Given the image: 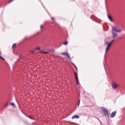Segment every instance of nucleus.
Here are the masks:
<instances>
[{"mask_svg": "<svg viewBox=\"0 0 125 125\" xmlns=\"http://www.w3.org/2000/svg\"><path fill=\"white\" fill-rule=\"evenodd\" d=\"M42 27H43L42 25L41 24V25H40V28H41V29H42Z\"/></svg>", "mask_w": 125, "mask_h": 125, "instance_id": "bb28decb", "label": "nucleus"}, {"mask_svg": "<svg viewBox=\"0 0 125 125\" xmlns=\"http://www.w3.org/2000/svg\"><path fill=\"white\" fill-rule=\"evenodd\" d=\"M63 44H64V45H67V44H68V42L65 41L64 42H63Z\"/></svg>", "mask_w": 125, "mask_h": 125, "instance_id": "f8f14e48", "label": "nucleus"}, {"mask_svg": "<svg viewBox=\"0 0 125 125\" xmlns=\"http://www.w3.org/2000/svg\"><path fill=\"white\" fill-rule=\"evenodd\" d=\"M16 45V43L13 44V45L12 46V48H14V47Z\"/></svg>", "mask_w": 125, "mask_h": 125, "instance_id": "2eb2a0df", "label": "nucleus"}, {"mask_svg": "<svg viewBox=\"0 0 125 125\" xmlns=\"http://www.w3.org/2000/svg\"><path fill=\"white\" fill-rule=\"evenodd\" d=\"M107 44V46L105 49V52H107L108 51V49L110 48V46L112 45V43H109L107 42L106 39L105 40V42H104V45H106Z\"/></svg>", "mask_w": 125, "mask_h": 125, "instance_id": "f03ea898", "label": "nucleus"}, {"mask_svg": "<svg viewBox=\"0 0 125 125\" xmlns=\"http://www.w3.org/2000/svg\"><path fill=\"white\" fill-rule=\"evenodd\" d=\"M66 56L68 58L69 60H71V57L70 56V55L69 54V53L66 52Z\"/></svg>", "mask_w": 125, "mask_h": 125, "instance_id": "1a4fd4ad", "label": "nucleus"}, {"mask_svg": "<svg viewBox=\"0 0 125 125\" xmlns=\"http://www.w3.org/2000/svg\"><path fill=\"white\" fill-rule=\"evenodd\" d=\"M112 30L116 33H122V30H118L115 27H112Z\"/></svg>", "mask_w": 125, "mask_h": 125, "instance_id": "7ed1b4c3", "label": "nucleus"}, {"mask_svg": "<svg viewBox=\"0 0 125 125\" xmlns=\"http://www.w3.org/2000/svg\"><path fill=\"white\" fill-rule=\"evenodd\" d=\"M7 106H8V103L5 104V107H7Z\"/></svg>", "mask_w": 125, "mask_h": 125, "instance_id": "b1692460", "label": "nucleus"}, {"mask_svg": "<svg viewBox=\"0 0 125 125\" xmlns=\"http://www.w3.org/2000/svg\"><path fill=\"white\" fill-rule=\"evenodd\" d=\"M74 119H80V116L78 115H75L72 117V119L74 120Z\"/></svg>", "mask_w": 125, "mask_h": 125, "instance_id": "423d86ee", "label": "nucleus"}, {"mask_svg": "<svg viewBox=\"0 0 125 125\" xmlns=\"http://www.w3.org/2000/svg\"><path fill=\"white\" fill-rule=\"evenodd\" d=\"M13 0H10L8 2V3L9 4V3H10L11 2H12V1H13Z\"/></svg>", "mask_w": 125, "mask_h": 125, "instance_id": "412c9836", "label": "nucleus"}, {"mask_svg": "<svg viewBox=\"0 0 125 125\" xmlns=\"http://www.w3.org/2000/svg\"><path fill=\"white\" fill-rule=\"evenodd\" d=\"M102 112H103V113H105L107 117H110V113H109V110H107V108L103 107V108H102Z\"/></svg>", "mask_w": 125, "mask_h": 125, "instance_id": "f257e3e1", "label": "nucleus"}, {"mask_svg": "<svg viewBox=\"0 0 125 125\" xmlns=\"http://www.w3.org/2000/svg\"><path fill=\"white\" fill-rule=\"evenodd\" d=\"M107 18H108V19H109V20L111 22H113V19L112 18V17H111V16L110 15H107Z\"/></svg>", "mask_w": 125, "mask_h": 125, "instance_id": "6e6552de", "label": "nucleus"}, {"mask_svg": "<svg viewBox=\"0 0 125 125\" xmlns=\"http://www.w3.org/2000/svg\"><path fill=\"white\" fill-rule=\"evenodd\" d=\"M35 50H31V51H30V52L31 53H34V52H35Z\"/></svg>", "mask_w": 125, "mask_h": 125, "instance_id": "aec40b11", "label": "nucleus"}, {"mask_svg": "<svg viewBox=\"0 0 125 125\" xmlns=\"http://www.w3.org/2000/svg\"><path fill=\"white\" fill-rule=\"evenodd\" d=\"M10 105H11V106H15V104H14V103H11Z\"/></svg>", "mask_w": 125, "mask_h": 125, "instance_id": "ddd939ff", "label": "nucleus"}, {"mask_svg": "<svg viewBox=\"0 0 125 125\" xmlns=\"http://www.w3.org/2000/svg\"><path fill=\"white\" fill-rule=\"evenodd\" d=\"M117 112L116 111H113L112 112L111 114H110V117L111 118H114V117H116V114Z\"/></svg>", "mask_w": 125, "mask_h": 125, "instance_id": "39448f33", "label": "nucleus"}, {"mask_svg": "<svg viewBox=\"0 0 125 125\" xmlns=\"http://www.w3.org/2000/svg\"><path fill=\"white\" fill-rule=\"evenodd\" d=\"M81 102V100H79V102H78V106H80V103Z\"/></svg>", "mask_w": 125, "mask_h": 125, "instance_id": "5701e85b", "label": "nucleus"}, {"mask_svg": "<svg viewBox=\"0 0 125 125\" xmlns=\"http://www.w3.org/2000/svg\"><path fill=\"white\" fill-rule=\"evenodd\" d=\"M50 52H52V53H54V52H55V51L54 50H51L50 51Z\"/></svg>", "mask_w": 125, "mask_h": 125, "instance_id": "6ab92c4d", "label": "nucleus"}, {"mask_svg": "<svg viewBox=\"0 0 125 125\" xmlns=\"http://www.w3.org/2000/svg\"><path fill=\"white\" fill-rule=\"evenodd\" d=\"M76 82H77V84H79V83H80V81H79V79L76 80Z\"/></svg>", "mask_w": 125, "mask_h": 125, "instance_id": "a211bd4d", "label": "nucleus"}, {"mask_svg": "<svg viewBox=\"0 0 125 125\" xmlns=\"http://www.w3.org/2000/svg\"><path fill=\"white\" fill-rule=\"evenodd\" d=\"M74 75H75V76L76 80H78V79H79V77H78V73H77L76 72H74Z\"/></svg>", "mask_w": 125, "mask_h": 125, "instance_id": "9b49d317", "label": "nucleus"}, {"mask_svg": "<svg viewBox=\"0 0 125 125\" xmlns=\"http://www.w3.org/2000/svg\"><path fill=\"white\" fill-rule=\"evenodd\" d=\"M72 124H73V125H78V124L75 123H74V122H73Z\"/></svg>", "mask_w": 125, "mask_h": 125, "instance_id": "cd10ccee", "label": "nucleus"}, {"mask_svg": "<svg viewBox=\"0 0 125 125\" xmlns=\"http://www.w3.org/2000/svg\"><path fill=\"white\" fill-rule=\"evenodd\" d=\"M111 86L112 88H113V89H116V88H117V87H118V86H119L118 85V84H116V83L113 82L111 84Z\"/></svg>", "mask_w": 125, "mask_h": 125, "instance_id": "20e7f679", "label": "nucleus"}, {"mask_svg": "<svg viewBox=\"0 0 125 125\" xmlns=\"http://www.w3.org/2000/svg\"><path fill=\"white\" fill-rule=\"evenodd\" d=\"M21 57H22V55H21L19 56V58H21Z\"/></svg>", "mask_w": 125, "mask_h": 125, "instance_id": "c85d7f7f", "label": "nucleus"}, {"mask_svg": "<svg viewBox=\"0 0 125 125\" xmlns=\"http://www.w3.org/2000/svg\"><path fill=\"white\" fill-rule=\"evenodd\" d=\"M0 59H2V60H3V61H4L5 60V59H4V58L1 56H0Z\"/></svg>", "mask_w": 125, "mask_h": 125, "instance_id": "f3484780", "label": "nucleus"}, {"mask_svg": "<svg viewBox=\"0 0 125 125\" xmlns=\"http://www.w3.org/2000/svg\"><path fill=\"white\" fill-rule=\"evenodd\" d=\"M112 36H113V38L114 39H115V38H116V37L118 36V34L112 31Z\"/></svg>", "mask_w": 125, "mask_h": 125, "instance_id": "0eeeda50", "label": "nucleus"}, {"mask_svg": "<svg viewBox=\"0 0 125 125\" xmlns=\"http://www.w3.org/2000/svg\"><path fill=\"white\" fill-rule=\"evenodd\" d=\"M51 19H52V21H55L54 18L53 17H52Z\"/></svg>", "mask_w": 125, "mask_h": 125, "instance_id": "a878e982", "label": "nucleus"}, {"mask_svg": "<svg viewBox=\"0 0 125 125\" xmlns=\"http://www.w3.org/2000/svg\"><path fill=\"white\" fill-rule=\"evenodd\" d=\"M41 49V48L37 47L35 49V50H40Z\"/></svg>", "mask_w": 125, "mask_h": 125, "instance_id": "dca6fc26", "label": "nucleus"}, {"mask_svg": "<svg viewBox=\"0 0 125 125\" xmlns=\"http://www.w3.org/2000/svg\"><path fill=\"white\" fill-rule=\"evenodd\" d=\"M104 68H106V67L104 66Z\"/></svg>", "mask_w": 125, "mask_h": 125, "instance_id": "c756f323", "label": "nucleus"}, {"mask_svg": "<svg viewBox=\"0 0 125 125\" xmlns=\"http://www.w3.org/2000/svg\"><path fill=\"white\" fill-rule=\"evenodd\" d=\"M29 119H30L31 120H33V118L31 116H28Z\"/></svg>", "mask_w": 125, "mask_h": 125, "instance_id": "393cba45", "label": "nucleus"}, {"mask_svg": "<svg viewBox=\"0 0 125 125\" xmlns=\"http://www.w3.org/2000/svg\"><path fill=\"white\" fill-rule=\"evenodd\" d=\"M114 41H115V39H113V40L110 42V43H111V44L113 43V42H114Z\"/></svg>", "mask_w": 125, "mask_h": 125, "instance_id": "4be33fe9", "label": "nucleus"}, {"mask_svg": "<svg viewBox=\"0 0 125 125\" xmlns=\"http://www.w3.org/2000/svg\"><path fill=\"white\" fill-rule=\"evenodd\" d=\"M62 55H64V56L67 55V52H66V53H65V52L62 53Z\"/></svg>", "mask_w": 125, "mask_h": 125, "instance_id": "4468645a", "label": "nucleus"}, {"mask_svg": "<svg viewBox=\"0 0 125 125\" xmlns=\"http://www.w3.org/2000/svg\"><path fill=\"white\" fill-rule=\"evenodd\" d=\"M40 51L41 53H43L44 54H46L48 53V52H46L43 50H40Z\"/></svg>", "mask_w": 125, "mask_h": 125, "instance_id": "9d476101", "label": "nucleus"}]
</instances>
